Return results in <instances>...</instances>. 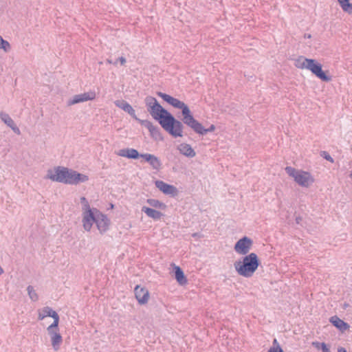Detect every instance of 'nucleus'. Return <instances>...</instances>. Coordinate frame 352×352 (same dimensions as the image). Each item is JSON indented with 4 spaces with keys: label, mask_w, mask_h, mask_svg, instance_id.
I'll use <instances>...</instances> for the list:
<instances>
[{
    "label": "nucleus",
    "mask_w": 352,
    "mask_h": 352,
    "mask_svg": "<svg viewBox=\"0 0 352 352\" xmlns=\"http://www.w3.org/2000/svg\"><path fill=\"white\" fill-rule=\"evenodd\" d=\"M147 110L161 126L174 138L183 136L184 125L177 120L170 112L164 109L155 98L147 96L145 98Z\"/></svg>",
    "instance_id": "obj_1"
},
{
    "label": "nucleus",
    "mask_w": 352,
    "mask_h": 352,
    "mask_svg": "<svg viewBox=\"0 0 352 352\" xmlns=\"http://www.w3.org/2000/svg\"><path fill=\"white\" fill-rule=\"evenodd\" d=\"M260 260L256 253L252 252L245 255L241 260L234 262L236 272L241 276L252 277L260 265Z\"/></svg>",
    "instance_id": "obj_2"
},
{
    "label": "nucleus",
    "mask_w": 352,
    "mask_h": 352,
    "mask_svg": "<svg viewBox=\"0 0 352 352\" xmlns=\"http://www.w3.org/2000/svg\"><path fill=\"white\" fill-rule=\"evenodd\" d=\"M294 65L299 69H307L311 72L317 78L324 82H330L331 76L322 70V65L315 59L299 56L294 61Z\"/></svg>",
    "instance_id": "obj_3"
},
{
    "label": "nucleus",
    "mask_w": 352,
    "mask_h": 352,
    "mask_svg": "<svg viewBox=\"0 0 352 352\" xmlns=\"http://www.w3.org/2000/svg\"><path fill=\"white\" fill-rule=\"evenodd\" d=\"M95 212L93 213V219L89 221V226L87 227L86 221L83 222V228L87 231H90L94 223H96L98 230L100 234L106 232L110 226V220L107 216L101 212L98 209L94 208Z\"/></svg>",
    "instance_id": "obj_4"
},
{
    "label": "nucleus",
    "mask_w": 352,
    "mask_h": 352,
    "mask_svg": "<svg viewBox=\"0 0 352 352\" xmlns=\"http://www.w3.org/2000/svg\"><path fill=\"white\" fill-rule=\"evenodd\" d=\"M285 170L300 186L307 188L314 182V179L309 172L297 170L292 166H287Z\"/></svg>",
    "instance_id": "obj_5"
},
{
    "label": "nucleus",
    "mask_w": 352,
    "mask_h": 352,
    "mask_svg": "<svg viewBox=\"0 0 352 352\" xmlns=\"http://www.w3.org/2000/svg\"><path fill=\"white\" fill-rule=\"evenodd\" d=\"M67 168L63 166H56L54 170H48L46 175L47 179L60 183L66 184V177L67 176Z\"/></svg>",
    "instance_id": "obj_6"
},
{
    "label": "nucleus",
    "mask_w": 352,
    "mask_h": 352,
    "mask_svg": "<svg viewBox=\"0 0 352 352\" xmlns=\"http://www.w3.org/2000/svg\"><path fill=\"white\" fill-rule=\"evenodd\" d=\"M253 241L248 236H243L234 244V251L241 255H248L247 254L252 249Z\"/></svg>",
    "instance_id": "obj_7"
},
{
    "label": "nucleus",
    "mask_w": 352,
    "mask_h": 352,
    "mask_svg": "<svg viewBox=\"0 0 352 352\" xmlns=\"http://www.w3.org/2000/svg\"><path fill=\"white\" fill-rule=\"evenodd\" d=\"M182 116V121L184 124L190 127L195 133H197L198 130L201 129V123L195 119L189 107L184 110Z\"/></svg>",
    "instance_id": "obj_8"
},
{
    "label": "nucleus",
    "mask_w": 352,
    "mask_h": 352,
    "mask_svg": "<svg viewBox=\"0 0 352 352\" xmlns=\"http://www.w3.org/2000/svg\"><path fill=\"white\" fill-rule=\"evenodd\" d=\"M141 125L148 129L151 136L156 141H163L164 137L160 131V129L147 120H138Z\"/></svg>",
    "instance_id": "obj_9"
},
{
    "label": "nucleus",
    "mask_w": 352,
    "mask_h": 352,
    "mask_svg": "<svg viewBox=\"0 0 352 352\" xmlns=\"http://www.w3.org/2000/svg\"><path fill=\"white\" fill-rule=\"evenodd\" d=\"M67 176L66 177V184H78L88 181L87 175L78 173L72 169L67 168Z\"/></svg>",
    "instance_id": "obj_10"
},
{
    "label": "nucleus",
    "mask_w": 352,
    "mask_h": 352,
    "mask_svg": "<svg viewBox=\"0 0 352 352\" xmlns=\"http://www.w3.org/2000/svg\"><path fill=\"white\" fill-rule=\"evenodd\" d=\"M157 95L162 98L164 101L168 102L169 104L172 105L175 108H177L182 109V113L184 109L188 108V107L182 101L170 96L168 94L162 93L161 91H157Z\"/></svg>",
    "instance_id": "obj_11"
},
{
    "label": "nucleus",
    "mask_w": 352,
    "mask_h": 352,
    "mask_svg": "<svg viewBox=\"0 0 352 352\" xmlns=\"http://www.w3.org/2000/svg\"><path fill=\"white\" fill-rule=\"evenodd\" d=\"M82 210V223L86 221L87 227L89 225V221L93 219V213L95 212L94 208H91L87 199L85 197L80 198Z\"/></svg>",
    "instance_id": "obj_12"
},
{
    "label": "nucleus",
    "mask_w": 352,
    "mask_h": 352,
    "mask_svg": "<svg viewBox=\"0 0 352 352\" xmlns=\"http://www.w3.org/2000/svg\"><path fill=\"white\" fill-rule=\"evenodd\" d=\"M47 331L50 336L52 346L54 350L56 351H58L63 342V338L59 332V329H50V327H47Z\"/></svg>",
    "instance_id": "obj_13"
},
{
    "label": "nucleus",
    "mask_w": 352,
    "mask_h": 352,
    "mask_svg": "<svg viewBox=\"0 0 352 352\" xmlns=\"http://www.w3.org/2000/svg\"><path fill=\"white\" fill-rule=\"evenodd\" d=\"M96 98L95 92H86L81 94L74 95L67 101V105L71 106L80 102L94 100Z\"/></svg>",
    "instance_id": "obj_14"
},
{
    "label": "nucleus",
    "mask_w": 352,
    "mask_h": 352,
    "mask_svg": "<svg viewBox=\"0 0 352 352\" xmlns=\"http://www.w3.org/2000/svg\"><path fill=\"white\" fill-rule=\"evenodd\" d=\"M155 184V186L165 195H170L172 196L177 195V188L173 185L166 184L161 180H157Z\"/></svg>",
    "instance_id": "obj_15"
},
{
    "label": "nucleus",
    "mask_w": 352,
    "mask_h": 352,
    "mask_svg": "<svg viewBox=\"0 0 352 352\" xmlns=\"http://www.w3.org/2000/svg\"><path fill=\"white\" fill-rule=\"evenodd\" d=\"M135 298L140 305L147 303L149 298V292L145 287L136 285L134 289Z\"/></svg>",
    "instance_id": "obj_16"
},
{
    "label": "nucleus",
    "mask_w": 352,
    "mask_h": 352,
    "mask_svg": "<svg viewBox=\"0 0 352 352\" xmlns=\"http://www.w3.org/2000/svg\"><path fill=\"white\" fill-rule=\"evenodd\" d=\"M114 104L116 107L128 113L133 118L138 122V120L140 119L137 118L135 110L126 101L124 100H118L114 102Z\"/></svg>",
    "instance_id": "obj_17"
},
{
    "label": "nucleus",
    "mask_w": 352,
    "mask_h": 352,
    "mask_svg": "<svg viewBox=\"0 0 352 352\" xmlns=\"http://www.w3.org/2000/svg\"><path fill=\"white\" fill-rule=\"evenodd\" d=\"M329 322L342 333L349 330L350 328V325L347 322H345L337 316H331L329 318Z\"/></svg>",
    "instance_id": "obj_18"
},
{
    "label": "nucleus",
    "mask_w": 352,
    "mask_h": 352,
    "mask_svg": "<svg viewBox=\"0 0 352 352\" xmlns=\"http://www.w3.org/2000/svg\"><path fill=\"white\" fill-rule=\"evenodd\" d=\"M116 154L121 157L133 160L138 159L140 155L136 149L131 148L120 149Z\"/></svg>",
    "instance_id": "obj_19"
},
{
    "label": "nucleus",
    "mask_w": 352,
    "mask_h": 352,
    "mask_svg": "<svg viewBox=\"0 0 352 352\" xmlns=\"http://www.w3.org/2000/svg\"><path fill=\"white\" fill-rule=\"evenodd\" d=\"M178 149L182 155L188 157H193L196 155V153L194 151V149L192 148V146L186 143H182L179 145Z\"/></svg>",
    "instance_id": "obj_20"
},
{
    "label": "nucleus",
    "mask_w": 352,
    "mask_h": 352,
    "mask_svg": "<svg viewBox=\"0 0 352 352\" xmlns=\"http://www.w3.org/2000/svg\"><path fill=\"white\" fill-rule=\"evenodd\" d=\"M142 211L144 212L148 217H151L154 220H159L164 215L161 212L146 206H143L142 208Z\"/></svg>",
    "instance_id": "obj_21"
},
{
    "label": "nucleus",
    "mask_w": 352,
    "mask_h": 352,
    "mask_svg": "<svg viewBox=\"0 0 352 352\" xmlns=\"http://www.w3.org/2000/svg\"><path fill=\"white\" fill-rule=\"evenodd\" d=\"M173 270L175 279L178 283L181 285L186 284L188 280L182 268L179 266L175 265Z\"/></svg>",
    "instance_id": "obj_22"
},
{
    "label": "nucleus",
    "mask_w": 352,
    "mask_h": 352,
    "mask_svg": "<svg viewBox=\"0 0 352 352\" xmlns=\"http://www.w3.org/2000/svg\"><path fill=\"white\" fill-rule=\"evenodd\" d=\"M146 202L151 206L155 208H159L162 210H165L166 208V206L165 204L160 201L157 199H148L146 200Z\"/></svg>",
    "instance_id": "obj_23"
},
{
    "label": "nucleus",
    "mask_w": 352,
    "mask_h": 352,
    "mask_svg": "<svg viewBox=\"0 0 352 352\" xmlns=\"http://www.w3.org/2000/svg\"><path fill=\"white\" fill-rule=\"evenodd\" d=\"M54 312V311L52 308L49 307H45L38 314V320H43L47 316L52 317V314Z\"/></svg>",
    "instance_id": "obj_24"
},
{
    "label": "nucleus",
    "mask_w": 352,
    "mask_h": 352,
    "mask_svg": "<svg viewBox=\"0 0 352 352\" xmlns=\"http://www.w3.org/2000/svg\"><path fill=\"white\" fill-rule=\"evenodd\" d=\"M0 119L8 126H12V125H14V122L13 121V120L10 118V116L8 113H6L3 111H0Z\"/></svg>",
    "instance_id": "obj_25"
},
{
    "label": "nucleus",
    "mask_w": 352,
    "mask_h": 352,
    "mask_svg": "<svg viewBox=\"0 0 352 352\" xmlns=\"http://www.w3.org/2000/svg\"><path fill=\"white\" fill-rule=\"evenodd\" d=\"M149 164L153 169L159 171L162 166L161 160L155 155L153 156V160H151Z\"/></svg>",
    "instance_id": "obj_26"
},
{
    "label": "nucleus",
    "mask_w": 352,
    "mask_h": 352,
    "mask_svg": "<svg viewBox=\"0 0 352 352\" xmlns=\"http://www.w3.org/2000/svg\"><path fill=\"white\" fill-rule=\"evenodd\" d=\"M27 290L29 297L32 300L36 301L38 299V296L32 286L29 285L27 288Z\"/></svg>",
    "instance_id": "obj_27"
},
{
    "label": "nucleus",
    "mask_w": 352,
    "mask_h": 352,
    "mask_svg": "<svg viewBox=\"0 0 352 352\" xmlns=\"http://www.w3.org/2000/svg\"><path fill=\"white\" fill-rule=\"evenodd\" d=\"M215 130V126L211 124L208 129H205L201 124V129L198 130L197 133L201 135L207 134L208 132H212Z\"/></svg>",
    "instance_id": "obj_28"
},
{
    "label": "nucleus",
    "mask_w": 352,
    "mask_h": 352,
    "mask_svg": "<svg viewBox=\"0 0 352 352\" xmlns=\"http://www.w3.org/2000/svg\"><path fill=\"white\" fill-rule=\"evenodd\" d=\"M52 318L54 319V322L48 327H50V329H58V323H59V316L55 311L54 313L52 314Z\"/></svg>",
    "instance_id": "obj_29"
},
{
    "label": "nucleus",
    "mask_w": 352,
    "mask_h": 352,
    "mask_svg": "<svg viewBox=\"0 0 352 352\" xmlns=\"http://www.w3.org/2000/svg\"><path fill=\"white\" fill-rule=\"evenodd\" d=\"M0 49L3 50L6 52H9L11 49V46L9 42L4 40L2 37L0 39Z\"/></svg>",
    "instance_id": "obj_30"
},
{
    "label": "nucleus",
    "mask_w": 352,
    "mask_h": 352,
    "mask_svg": "<svg viewBox=\"0 0 352 352\" xmlns=\"http://www.w3.org/2000/svg\"><path fill=\"white\" fill-rule=\"evenodd\" d=\"M344 12L352 14V3L348 1L344 4L340 6Z\"/></svg>",
    "instance_id": "obj_31"
},
{
    "label": "nucleus",
    "mask_w": 352,
    "mask_h": 352,
    "mask_svg": "<svg viewBox=\"0 0 352 352\" xmlns=\"http://www.w3.org/2000/svg\"><path fill=\"white\" fill-rule=\"evenodd\" d=\"M320 156L331 163H333L334 162L333 157L327 151H321Z\"/></svg>",
    "instance_id": "obj_32"
},
{
    "label": "nucleus",
    "mask_w": 352,
    "mask_h": 352,
    "mask_svg": "<svg viewBox=\"0 0 352 352\" xmlns=\"http://www.w3.org/2000/svg\"><path fill=\"white\" fill-rule=\"evenodd\" d=\"M153 156L154 155L153 154L143 153L140 154V157L143 158L146 162H147L149 164L151 160H153Z\"/></svg>",
    "instance_id": "obj_33"
},
{
    "label": "nucleus",
    "mask_w": 352,
    "mask_h": 352,
    "mask_svg": "<svg viewBox=\"0 0 352 352\" xmlns=\"http://www.w3.org/2000/svg\"><path fill=\"white\" fill-rule=\"evenodd\" d=\"M323 344H327L324 343V342H312V346H314L318 350L321 349L322 351V346Z\"/></svg>",
    "instance_id": "obj_34"
},
{
    "label": "nucleus",
    "mask_w": 352,
    "mask_h": 352,
    "mask_svg": "<svg viewBox=\"0 0 352 352\" xmlns=\"http://www.w3.org/2000/svg\"><path fill=\"white\" fill-rule=\"evenodd\" d=\"M268 352H284L280 346L278 347H270Z\"/></svg>",
    "instance_id": "obj_35"
},
{
    "label": "nucleus",
    "mask_w": 352,
    "mask_h": 352,
    "mask_svg": "<svg viewBox=\"0 0 352 352\" xmlns=\"http://www.w3.org/2000/svg\"><path fill=\"white\" fill-rule=\"evenodd\" d=\"M12 130L17 135H20L21 134V131H20V129H19V127L16 125V124L14 122V125H12V126H10Z\"/></svg>",
    "instance_id": "obj_36"
},
{
    "label": "nucleus",
    "mask_w": 352,
    "mask_h": 352,
    "mask_svg": "<svg viewBox=\"0 0 352 352\" xmlns=\"http://www.w3.org/2000/svg\"><path fill=\"white\" fill-rule=\"evenodd\" d=\"M118 60L120 63L122 65H124L126 62V58L123 56L118 58Z\"/></svg>",
    "instance_id": "obj_37"
},
{
    "label": "nucleus",
    "mask_w": 352,
    "mask_h": 352,
    "mask_svg": "<svg viewBox=\"0 0 352 352\" xmlns=\"http://www.w3.org/2000/svg\"><path fill=\"white\" fill-rule=\"evenodd\" d=\"M322 352H331L327 344H323L322 346Z\"/></svg>",
    "instance_id": "obj_38"
},
{
    "label": "nucleus",
    "mask_w": 352,
    "mask_h": 352,
    "mask_svg": "<svg viewBox=\"0 0 352 352\" xmlns=\"http://www.w3.org/2000/svg\"><path fill=\"white\" fill-rule=\"evenodd\" d=\"M273 346L272 347H278V346H280L277 341V340L275 338L273 340Z\"/></svg>",
    "instance_id": "obj_39"
},
{
    "label": "nucleus",
    "mask_w": 352,
    "mask_h": 352,
    "mask_svg": "<svg viewBox=\"0 0 352 352\" xmlns=\"http://www.w3.org/2000/svg\"><path fill=\"white\" fill-rule=\"evenodd\" d=\"M338 352H347V351L344 347L340 346L338 349Z\"/></svg>",
    "instance_id": "obj_40"
},
{
    "label": "nucleus",
    "mask_w": 352,
    "mask_h": 352,
    "mask_svg": "<svg viewBox=\"0 0 352 352\" xmlns=\"http://www.w3.org/2000/svg\"><path fill=\"white\" fill-rule=\"evenodd\" d=\"M305 38H310L311 37V34H305L304 36Z\"/></svg>",
    "instance_id": "obj_41"
},
{
    "label": "nucleus",
    "mask_w": 352,
    "mask_h": 352,
    "mask_svg": "<svg viewBox=\"0 0 352 352\" xmlns=\"http://www.w3.org/2000/svg\"><path fill=\"white\" fill-rule=\"evenodd\" d=\"M300 220H301V218H300V217H297V218L296 219V223H299V222H300Z\"/></svg>",
    "instance_id": "obj_42"
},
{
    "label": "nucleus",
    "mask_w": 352,
    "mask_h": 352,
    "mask_svg": "<svg viewBox=\"0 0 352 352\" xmlns=\"http://www.w3.org/2000/svg\"><path fill=\"white\" fill-rule=\"evenodd\" d=\"M107 62L109 64H113V61L111 59H107Z\"/></svg>",
    "instance_id": "obj_43"
},
{
    "label": "nucleus",
    "mask_w": 352,
    "mask_h": 352,
    "mask_svg": "<svg viewBox=\"0 0 352 352\" xmlns=\"http://www.w3.org/2000/svg\"><path fill=\"white\" fill-rule=\"evenodd\" d=\"M118 59H117L116 60H115V62H113V65H116V64L118 63Z\"/></svg>",
    "instance_id": "obj_44"
},
{
    "label": "nucleus",
    "mask_w": 352,
    "mask_h": 352,
    "mask_svg": "<svg viewBox=\"0 0 352 352\" xmlns=\"http://www.w3.org/2000/svg\"><path fill=\"white\" fill-rule=\"evenodd\" d=\"M348 306H349V304H347V303H344V307H347Z\"/></svg>",
    "instance_id": "obj_45"
},
{
    "label": "nucleus",
    "mask_w": 352,
    "mask_h": 352,
    "mask_svg": "<svg viewBox=\"0 0 352 352\" xmlns=\"http://www.w3.org/2000/svg\"><path fill=\"white\" fill-rule=\"evenodd\" d=\"M350 177H351V179H352V172H351V174H350Z\"/></svg>",
    "instance_id": "obj_46"
},
{
    "label": "nucleus",
    "mask_w": 352,
    "mask_h": 352,
    "mask_svg": "<svg viewBox=\"0 0 352 352\" xmlns=\"http://www.w3.org/2000/svg\"><path fill=\"white\" fill-rule=\"evenodd\" d=\"M1 38V36H0V39Z\"/></svg>",
    "instance_id": "obj_47"
}]
</instances>
